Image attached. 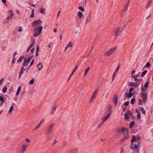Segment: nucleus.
<instances>
[{
  "mask_svg": "<svg viewBox=\"0 0 153 153\" xmlns=\"http://www.w3.org/2000/svg\"><path fill=\"white\" fill-rule=\"evenodd\" d=\"M140 137H138L136 138L135 136L133 135L131 140V145L130 146L131 149L133 150L132 153H140Z\"/></svg>",
  "mask_w": 153,
  "mask_h": 153,
  "instance_id": "nucleus-1",
  "label": "nucleus"
},
{
  "mask_svg": "<svg viewBox=\"0 0 153 153\" xmlns=\"http://www.w3.org/2000/svg\"><path fill=\"white\" fill-rule=\"evenodd\" d=\"M42 23V21L40 19L35 20L32 23L33 26L37 25V27L35 28L34 30V36L35 37H37L42 32L43 28L42 26L40 25Z\"/></svg>",
  "mask_w": 153,
  "mask_h": 153,
  "instance_id": "nucleus-2",
  "label": "nucleus"
},
{
  "mask_svg": "<svg viewBox=\"0 0 153 153\" xmlns=\"http://www.w3.org/2000/svg\"><path fill=\"white\" fill-rule=\"evenodd\" d=\"M8 16L4 20L3 22L4 24H5L9 21H11L13 19V14L11 10H9L8 12Z\"/></svg>",
  "mask_w": 153,
  "mask_h": 153,
  "instance_id": "nucleus-3",
  "label": "nucleus"
},
{
  "mask_svg": "<svg viewBox=\"0 0 153 153\" xmlns=\"http://www.w3.org/2000/svg\"><path fill=\"white\" fill-rule=\"evenodd\" d=\"M117 48V46H116L112 48L109 51H107L105 52L104 55L105 56H108L114 52Z\"/></svg>",
  "mask_w": 153,
  "mask_h": 153,
  "instance_id": "nucleus-4",
  "label": "nucleus"
},
{
  "mask_svg": "<svg viewBox=\"0 0 153 153\" xmlns=\"http://www.w3.org/2000/svg\"><path fill=\"white\" fill-rule=\"evenodd\" d=\"M34 60L33 59L32 60L30 64L29 65V67H27V68H21V70L19 71V74H22L24 72V71H28L30 68L32 66V65L33 64L34 62Z\"/></svg>",
  "mask_w": 153,
  "mask_h": 153,
  "instance_id": "nucleus-5",
  "label": "nucleus"
},
{
  "mask_svg": "<svg viewBox=\"0 0 153 153\" xmlns=\"http://www.w3.org/2000/svg\"><path fill=\"white\" fill-rule=\"evenodd\" d=\"M121 33V31L120 28L119 27H116L114 30L113 31V36H114L115 38L116 39L117 36L120 35Z\"/></svg>",
  "mask_w": 153,
  "mask_h": 153,
  "instance_id": "nucleus-6",
  "label": "nucleus"
},
{
  "mask_svg": "<svg viewBox=\"0 0 153 153\" xmlns=\"http://www.w3.org/2000/svg\"><path fill=\"white\" fill-rule=\"evenodd\" d=\"M140 94L142 95L143 98V103L145 104L147 102L148 99V94L147 93L141 92Z\"/></svg>",
  "mask_w": 153,
  "mask_h": 153,
  "instance_id": "nucleus-7",
  "label": "nucleus"
},
{
  "mask_svg": "<svg viewBox=\"0 0 153 153\" xmlns=\"http://www.w3.org/2000/svg\"><path fill=\"white\" fill-rule=\"evenodd\" d=\"M123 135L125 138L128 139L129 138V131L128 129L126 128L125 130V131L123 132Z\"/></svg>",
  "mask_w": 153,
  "mask_h": 153,
  "instance_id": "nucleus-8",
  "label": "nucleus"
},
{
  "mask_svg": "<svg viewBox=\"0 0 153 153\" xmlns=\"http://www.w3.org/2000/svg\"><path fill=\"white\" fill-rule=\"evenodd\" d=\"M27 148V146L26 144H24L22 146V149L19 150L18 153H24L26 151Z\"/></svg>",
  "mask_w": 153,
  "mask_h": 153,
  "instance_id": "nucleus-9",
  "label": "nucleus"
},
{
  "mask_svg": "<svg viewBox=\"0 0 153 153\" xmlns=\"http://www.w3.org/2000/svg\"><path fill=\"white\" fill-rule=\"evenodd\" d=\"M118 98V95L116 94L114 96V98L112 100L114 104L115 105H117V103Z\"/></svg>",
  "mask_w": 153,
  "mask_h": 153,
  "instance_id": "nucleus-10",
  "label": "nucleus"
},
{
  "mask_svg": "<svg viewBox=\"0 0 153 153\" xmlns=\"http://www.w3.org/2000/svg\"><path fill=\"white\" fill-rule=\"evenodd\" d=\"M126 128L125 127H123L122 128H118L116 129V131L117 133L123 132L125 131V130Z\"/></svg>",
  "mask_w": 153,
  "mask_h": 153,
  "instance_id": "nucleus-11",
  "label": "nucleus"
},
{
  "mask_svg": "<svg viewBox=\"0 0 153 153\" xmlns=\"http://www.w3.org/2000/svg\"><path fill=\"white\" fill-rule=\"evenodd\" d=\"M128 85L130 86L134 87H135V88H137L139 86V84L137 83L130 82L129 83Z\"/></svg>",
  "mask_w": 153,
  "mask_h": 153,
  "instance_id": "nucleus-12",
  "label": "nucleus"
},
{
  "mask_svg": "<svg viewBox=\"0 0 153 153\" xmlns=\"http://www.w3.org/2000/svg\"><path fill=\"white\" fill-rule=\"evenodd\" d=\"M119 65H118L117 67V68L116 69L115 71L114 72L113 74V75L112 77V80L113 81L116 76V75L117 73V72H118V71L119 70Z\"/></svg>",
  "mask_w": 153,
  "mask_h": 153,
  "instance_id": "nucleus-13",
  "label": "nucleus"
},
{
  "mask_svg": "<svg viewBox=\"0 0 153 153\" xmlns=\"http://www.w3.org/2000/svg\"><path fill=\"white\" fill-rule=\"evenodd\" d=\"M54 126V123H51L47 128V130H48L49 131L51 132Z\"/></svg>",
  "mask_w": 153,
  "mask_h": 153,
  "instance_id": "nucleus-14",
  "label": "nucleus"
},
{
  "mask_svg": "<svg viewBox=\"0 0 153 153\" xmlns=\"http://www.w3.org/2000/svg\"><path fill=\"white\" fill-rule=\"evenodd\" d=\"M77 151L78 148H73L70 150L68 151V153H77Z\"/></svg>",
  "mask_w": 153,
  "mask_h": 153,
  "instance_id": "nucleus-15",
  "label": "nucleus"
},
{
  "mask_svg": "<svg viewBox=\"0 0 153 153\" xmlns=\"http://www.w3.org/2000/svg\"><path fill=\"white\" fill-rule=\"evenodd\" d=\"M111 114V113H109L107 115L104 116V117H103L102 118V122L104 123V122L108 119V118L110 116V115Z\"/></svg>",
  "mask_w": 153,
  "mask_h": 153,
  "instance_id": "nucleus-16",
  "label": "nucleus"
},
{
  "mask_svg": "<svg viewBox=\"0 0 153 153\" xmlns=\"http://www.w3.org/2000/svg\"><path fill=\"white\" fill-rule=\"evenodd\" d=\"M129 4H127L124 7V8L122 10V13L124 14V13L127 11V9H128V7L129 6Z\"/></svg>",
  "mask_w": 153,
  "mask_h": 153,
  "instance_id": "nucleus-17",
  "label": "nucleus"
},
{
  "mask_svg": "<svg viewBox=\"0 0 153 153\" xmlns=\"http://www.w3.org/2000/svg\"><path fill=\"white\" fill-rule=\"evenodd\" d=\"M153 0H148L147 1V4L146 6V8L147 9L148 8L151 4L152 3Z\"/></svg>",
  "mask_w": 153,
  "mask_h": 153,
  "instance_id": "nucleus-18",
  "label": "nucleus"
},
{
  "mask_svg": "<svg viewBox=\"0 0 153 153\" xmlns=\"http://www.w3.org/2000/svg\"><path fill=\"white\" fill-rule=\"evenodd\" d=\"M125 96L128 98H131L133 95V93L129 92L128 94L127 92H126L125 93Z\"/></svg>",
  "mask_w": 153,
  "mask_h": 153,
  "instance_id": "nucleus-19",
  "label": "nucleus"
},
{
  "mask_svg": "<svg viewBox=\"0 0 153 153\" xmlns=\"http://www.w3.org/2000/svg\"><path fill=\"white\" fill-rule=\"evenodd\" d=\"M42 64L41 63H39L37 65V68H38V69L40 71L41 69L43 68V66L42 65Z\"/></svg>",
  "mask_w": 153,
  "mask_h": 153,
  "instance_id": "nucleus-20",
  "label": "nucleus"
},
{
  "mask_svg": "<svg viewBox=\"0 0 153 153\" xmlns=\"http://www.w3.org/2000/svg\"><path fill=\"white\" fill-rule=\"evenodd\" d=\"M139 110L141 111L142 113L145 115L146 114V111L144 109V108L142 107H139Z\"/></svg>",
  "mask_w": 153,
  "mask_h": 153,
  "instance_id": "nucleus-21",
  "label": "nucleus"
},
{
  "mask_svg": "<svg viewBox=\"0 0 153 153\" xmlns=\"http://www.w3.org/2000/svg\"><path fill=\"white\" fill-rule=\"evenodd\" d=\"M57 108V106H53L52 107V108L51 109V113L52 114H53L54 113L55 111L56 110V109Z\"/></svg>",
  "mask_w": 153,
  "mask_h": 153,
  "instance_id": "nucleus-22",
  "label": "nucleus"
},
{
  "mask_svg": "<svg viewBox=\"0 0 153 153\" xmlns=\"http://www.w3.org/2000/svg\"><path fill=\"white\" fill-rule=\"evenodd\" d=\"M96 95H97L96 94H93L91 96V98L90 101V102L92 103L93 102V100H94V99L95 98Z\"/></svg>",
  "mask_w": 153,
  "mask_h": 153,
  "instance_id": "nucleus-23",
  "label": "nucleus"
},
{
  "mask_svg": "<svg viewBox=\"0 0 153 153\" xmlns=\"http://www.w3.org/2000/svg\"><path fill=\"white\" fill-rule=\"evenodd\" d=\"M39 11L40 13L42 14H45V11L43 7H41L39 9Z\"/></svg>",
  "mask_w": 153,
  "mask_h": 153,
  "instance_id": "nucleus-24",
  "label": "nucleus"
},
{
  "mask_svg": "<svg viewBox=\"0 0 153 153\" xmlns=\"http://www.w3.org/2000/svg\"><path fill=\"white\" fill-rule=\"evenodd\" d=\"M78 67V65H76L75 68L74 69L72 73H71V74L70 75V77H71L72 76V75L76 71V69H77Z\"/></svg>",
  "mask_w": 153,
  "mask_h": 153,
  "instance_id": "nucleus-25",
  "label": "nucleus"
},
{
  "mask_svg": "<svg viewBox=\"0 0 153 153\" xmlns=\"http://www.w3.org/2000/svg\"><path fill=\"white\" fill-rule=\"evenodd\" d=\"M91 19V15L90 14H89L87 16L86 19V20L85 22L86 23H88L89 22Z\"/></svg>",
  "mask_w": 153,
  "mask_h": 153,
  "instance_id": "nucleus-26",
  "label": "nucleus"
},
{
  "mask_svg": "<svg viewBox=\"0 0 153 153\" xmlns=\"http://www.w3.org/2000/svg\"><path fill=\"white\" fill-rule=\"evenodd\" d=\"M78 15L80 18H81L83 16V13L80 11H79L78 13Z\"/></svg>",
  "mask_w": 153,
  "mask_h": 153,
  "instance_id": "nucleus-27",
  "label": "nucleus"
},
{
  "mask_svg": "<svg viewBox=\"0 0 153 153\" xmlns=\"http://www.w3.org/2000/svg\"><path fill=\"white\" fill-rule=\"evenodd\" d=\"M134 122L133 121L130 123L129 124V127L130 128H131L133 127L134 125Z\"/></svg>",
  "mask_w": 153,
  "mask_h": 153,
  "instance_id": "nucleus-28",
  "label": "nucleus"
},
{
  "mask_svg": "<svg viewBox=\"0 0 153 153\" xmlns=\"http://www.w3.org/2000/svg\"><path fill=\"white\" fill-rule=\"evenodd\" d=\"M20 90H21V87L20 86L19 87V88L17 89V92L16 93V96H17L19 95V94L20 92Z\"/></svg>",
  "mask_w": 153,
  "mask_h": 153,
  "instance_id": "nucleus-29",
  "label": "nucleus"
},
{
  "mask_svg": "<svg viewBox=\"0 0 153 153\" xmlns=\"http://www.w3.org/2000/svg\"><path fill=\"white\" fill-rule=\"evenodd\" d=\"M141 92H143V93H146V92L147 91L145 89H143V85H141Z\"/></svg>",
  "mask_w": 153,
  "mask_h": 153,
  "instance_id": "nucleus-30",
  "label": "nucleus"
},
{
  "mask_svg": "<svg viewBox=\"0 0 153 153\" xmlns=\"http://www.w3.org/2000/svg\"><path fill=\"white\" fill-rule=\"evenodd\" d=\"M7 88L6 86H4L3 89L2 90V92L3 93H6Z\"/></svg>",
  "mask_w": 153,
  "mask_h": 153,
  "instance_id": "nucleus-31",
  "label": "nucleus"
},
{
  "mask_svg": "<svg viewBox=\"0 0 153 153\" xmlns=\"http://www.w3.org/2000/svg\"><path fill=\"white\" fill-rule=\"evenodd\" d=\"M99 90V88H98L97 87L94 90L93 94L97 95V93L98 92Z\"/></svg>",
  "mask_w": 153,
  "mask_h": 153,
  "instance_id": "nucleus-32",
  "label": "nucleus"
},
{
  "mask_svg": "<svg viewBox=\"0 0 153 153\" xmlns=\"http://www.w3.org/2000/svg\"><path fill=\"white\" fill-rule=\"evenodd\" d=\"M90 67H88L85 70V71L84 74V76H85V75L88 72V71L90 70Z\"/></svg>",
  "mask_w": 153,
  "mask_h": 153,
  "instance_id": "nucleus-33",
  "label": "nucleus"
},
{
  "mask_svg": "<svg viewBox=\"0 0 153 153\" xmlns=\"http://www.w3.org/2000/svg\"><path fill=\"white\" fill-rule=\"evenodd\" d=\"M24 58V57L23 56H21L17 60V62H19L22 61V60Z\"/></svg>",
  "mask_w": 153,
  "mask_h": 153,
  "instance_id": "nucleus-34",
  "label": "nucleus"
},
{
  "mask_svg": "<svg viewBox=\"0 0 153 153\" xmlns=\"http://www.w3.org/2000/svg\"><path fill=\"white\" fill-rule=\"evenodd\" d=\"M125 119L126 120H127L129 119L128 113H126L124 114Z\"/></svg>",
  "mask_w": 153,
  "mask_h": 153,
  "instance_id": "nucleus-35",
  "label": "nucleus"
},
{
  "mask_svg": "<svg viewBox=\"0 0 153 153\" xmlns=\"http://www.w3.org/2000/svg\"><path fill=\"white\" fill-rule=\"evenodd\" d=\"M147 70H145L141 74V77H143L145 74L147 73Z\"/></svg>",
  "mask_w": 153,
  "mask_h": 153,
  "instance_id": "nucleus-36",
  "label": "nucleus"
},
{
  "mask_svg": "<svg viewBox=\"0 0 153 153\" xmlns=\"http://www.w3.org/2000/svg\"><path fill=\"white\" fill-rule=\"evenodd\" d=\"M68 48L72 47V43L71 42H70L69 43L66 45Z\"/></svg>",
  "mask_w": 153,
  "mask_h": 153,
  "instance_id": "nucleus-37",
  "label": "nucleus"
},
{
  "mask_svg": "<svg viewBox=\"0 0 153 153\" xmlns=\"http://www.w3.org/2000/svg\"><path fill=\"white\" fill-rule=\"evenodd\" d=\"M131 77L132 78H134V81L135 82H138V79L137 78L135 77L134 75H132V76Z\"/></svg>",
  "mask_w": 153,
  "mask_h": 153,
  "instance_id": "nucleus-38",
  "label": "nucleus"
},
{
  "mask_svg": "<svg viewBox=\"0 0 153 153\" xmlns=\"http://www.w3.org/2000/svg\"><path fill=\"white\" fill-rule=\"evenodd\" d=\"M135 101V99L134 98H133L131 99V104L133 105Z\"/></svg>",
  "mask_w": 153,
  "mask_h": 153,
  "instance_id": "nucleus-39",
  "label": "nucleus"
},
{
  "mask_svg": "<svg viewBox=\"0 0 153 153\" xmlns=\"http://www.w3.org/2000/svg\"><path fill=\"white\" fill-rule=\"evenodd\" d=\"M13 107L12 106H11L9 109V111H8V113H10L13 110Z\"/></svg>",
  "mask_w": 153,
  "mask_h": 153,
  "instance_id": "nucleus-40",
  "label": "nucleus"
},
{
  "mask_svg": "<svg viewBox=\"0 0 153 153\" xmlns=\"http://www.w3.org/2000/svg\"><path fill=\"white\" fill-rule=\"evenodd\" d=\"M127 113H128V114L131 116H133V114L131 112L130 110H127Z\"/></svg>",
  "mask_w": 153,
  "mask_h": 153,
  "instance_id": "nucleus-41",
  "label": "nucleus"
},
{
  "mask_svg": "<svg viewBox=\"0 0 153 153\" xmlns=\"http://www.w3.org/2000/svg\"><path fill=\"white\" fill-rule=\"evenodd\" d=\"M0 100L2 102L4 103V98L2 96H0Z\"/></svg>",
  "mask_w": 153,
  "mask_h": 153,
  "instance_id": "nucleus-42",
  "label": "nucleus"
},
{
  "mask_svg": "<svg viewBox=\"0 0 153 153\" xmlns=\"http://www.w3.org/2000/svg\"><path fill=\"white\" fill-rule=\"evenodd\" d=\"M28 64V63H27V62H26V60H24V62L23 64V68H24V67L27 65Z\"/></svg>",
  "mask_w": 153,
  "mask_h": 153,
  "instance_id": "nucleus-43",
  "label": "nucleus"
},
{
  "mask_svg": "<svg viewBox=\"0 0 153 153\" xmlns=\"http://www.w3.org/2000/svg\"><path fill=\"white\" fill-rule=\"evenodd\" d=\"M40 125L39 124H38L33 129V130H36L39 128L40 127Z\"/></svg>",
  "mask_w": 153,
  "mask_h": 153,
  "instance_id": "nucleus-44",
  "label": "nucleus"
},
{
  "mask_svg": "<svg viewBox=\"0 0 153 153\" xmlns=\"http://www.w3.org/2000/svg\"><path fill=\"white\" fill-rule=\"evenodd\" d=\"M149 83V81L147 82L145 84L144 87L145 88H147L148 87V84Z\"/></svg>",
  "mask_w": 153,
  "mask_h": 153,
  "instance_id": "nucleus-45",
  "label": "nucleus"
},
{
  "mask_svg": "<svg viewBox=\"0 0 153 153\" xmlns=\"http://www.w3.org/2000/svg\"><path fill=\"white\" fill-rule=\"evenodd\" d=\"M45 120V119H44L42 118L40 122H39V125H41L42 123H43L44 122Z\"/></svg>",
  "mask_w": 153,
  "mask_h": 153,
  "instance_id": "nucleus-46",
  "label": "nucleus"
},
{
  "mask_svg": "<svg viewBox=\"0 0 153 153\" xmlns=\"http://www.w3.org/2000/svg\"><path fill=\"white\" fill-rule=\"evenodd\" d=\"M103 123L102 122L99 123V124L97 126V128H100L103 125Z\"/></svg>",
  "mask_w": 153,
  "mask_h": 153,
  "instance_id": "nucleus-47",
  "label": "nucleus"
},
{
  "mask_svg": "<svg viewBox=\"0 0 153 153\" xmlns=\"http://www.w3.org/2000/svg\"><path fill=\"white\" fill-rule=\"evenodd\" d=\"M67 145V143L66 141H64L62 143V146L64 147Z\"/></svg>",
  "mask_w": 153,
  "mask_h": 153,
  "instance_id": "nucleus-48",
  "label": "nucleus"
},
{
  "mask_svg": "<svg viewBox=\"0 0 153 153\" xmlns=\"http://www.w3.org/2000/svg\"><path fill=\"white\" fill-rule=\"evenodd\" d=\"M141 118V114L140 113L137 114V118L138 119H140Z\"/></svg>",
  "mask_w": 153,
  "mask_h": 153,
  "instance_id": "nucleus-49",
  "label": "nucleus"
},
{
  "mask_svg": "<svg viewBox=\"0 0 153 153\" xmlns=\"http://www.w3.org/2000/svg\"><path fill=\"white\" fill-rule=\"evenodd\" d=\"M150 66V64L149 62H147L146 64V68H149Z\"/></svg>",
  "mask_w": 153,
  "mask_h": 153,
  "instance_id": "nucleus-50",
  "label": "nucleus"
},
{
  "mask_svg": "<svg viewBox=\"0 0 153 153\" xmlns=\"http://www.w3.org/2000/svg\"><path fill=\"white\" fill-rule=\"evenodd\" d=\"M78 8L79 10H81L82 12H83L84 11V9L82 6L79 7Z\"/></svg>",
  "mask_w": 153,
  "mask_h": 153,
  "instance_id": "nucleus-51",
  "label": "nucleus"
},
{
  "mask_svg": "<svg viewBox=\"0 0 153 153\" xmlns=\"http://www.w3.org/2000/svg\"><path fill=\"white\" fill-rule=\"evenodd\" d=\"M129 101H126V102H125V103L124 104V105L125 106H128L129 104Z\"/></svg>",
  "mask_w": 153,
  "mask_h": 153,
  "instance_id": "nucleus-52",
  "label": "nucleus"
},
{
  "mask_svg": "<svg viewBox=\"0 0 153 153\" xmlns=\"http://www.w3.org/2000/svg\"><path fill=\"white\" fill-rule=\"evenodd\" d=\"M108 107L109 108L108 109V111H111L112 109V106L110 104H109Z\"/></svg>",
  "mask_w": 153,
  "mask_h": 153,
  "instance_id": "nucleus-53",
  "label": "nucleus"
},
{
  "mask_svg": "<svg viewBox=\"0 0 153 153\" xmlns=\"http://www.w3.org/2000/svg\"><path fill=\"white\" fill-rule=\"evenodd\" d=\"M13 91V88L11 86L9 89V91L10 92V94L12 91Z\"/></svg>",
  "mask_w": 153,
  "mask_h": 153,
  "instance_id": "nucleus-54",
  "label": "nucleus"
},
{
  "mask_svg": "<svg viewBox=\"0 0 153 153\" xmlns=\"http://www.w3.org/2000/svg\"><path fill=\"white\" fill-rule=\"evenodd\" d=\"M34 80L33 79H32L29 82V84L30 85H32L34 82Z\"/></svg>",
  "mask_w": 153,
  "mask_h": 153,
  "instance_id": "nucleus-55",
  "label": "nucleus"
},
{
  "mask_svg": "<svg viewBox=\"0 0 153 153\" xmlns=\"http://www.w3.org/2000/svg\"><path fill=\"white\" fill-rule=\"evenodd\" d=\"M142 102H143L142 100L141 99H139V105H141L142 104Z\"/></svg>",
  "mask_w": 153,
  "mask_h": 153,
  "instance_id": "nucleus-56",
  "label": "nucleus"
},
{
  "mask_svg": "<svg viewBox=\"0 0 153 153\" xmlns=\"http://www.w3.org/2000/svg\"><path fill=\"white\" fill-rule=\"evenodd\" d=\"M5 77L4 76V78L3 79H1L0 80V85L2 84V82L3 81H4V79H5Z\"/></svg>",
  "mask_w": 153,
  "mask_h": 153,
  "instance_id": "nucleus-57",
  "label": "nucleus"
},
{
  "mask_svg": "<svg viewBox=\"0 0 153 153\" xmlns=\"http://www.w3.org/2000/svg\"><path fill=\"white\" fill-rule=\"evenodd\" d=\"M51 132L48 131V130H46V132L45 133V134L46 135H49L51 133Z\"/></svg>",
  "mask_w": 153,
  "mask_h": 153,
  "instance_id": "nucleus-58",
  "label": "nucleus"
},
{
  "mask_svg": "<svg viewBox=\"0 0 153 153\" xmlns=\"http://www.w3.org/2000/svg\"><path fill=\"white\" fill-rule=\"evenodd\" d=\"M134 88L133 87H131L129 89V92L132 93L131 92L134 90Z\"/></svg>",
  "mask_w": 153,
  "mask_h": 153,
  "instance_id": "nucleus-59",
  "label": "nucleus"
},
{
  "mask_svg": "<svg viewBox=\"0 0 153 153\" xmlns=\"http://www.w3.org/2000/svg\"><path fill=\"white\" fill-rule=\"evenodd\" d=\"M39 46L38 45H37L36 46V51L39 52Z\"/></svg>",
  "mask_w": 153,
  "mask_h": 153,
  "instance_id": "nucleus-60",
  "label": "nucleus"
},
{
  "mask_svg": "<svg viewBox=\"0 0 153 153\" xmlns=\"http://www.w3.org/2000/svg\"><path fill=\"white\" fill-rule=\"evenodd\" d=\"M133 20V18H130L128 20L127 22L129 23L131 22Z\"/></svg>",
  "mask_w": 153,
  "mask_h": 153,
  "instance_id": "nucleus-61",
  "label": "nucleus"
},
{
  "mask_svg": "<svg viewBox=\"0 0 153 153\" xmlns=\"http://www.w3.org/2000/svg\"><path fill=\"white\" fill-rule=\"evenodd\" d=\"M52 44H53V43L51 42H50L49 43H48V48H50L51 47V46L52 45Z\"/></svg>",
  "mask_w": 153,
  "mask_h": 153,
  "instance_id": "nucleus-62",
  "label": "nucleus"
},
{
  "mask_svg": "<svg viewBox=\"0 0 153 153\" xmlns=\"http://www.w3.org/2000/svg\"><path fill=\"white\" fill-rule=\"evenodd\" d=\"M35 50V47L33 48L30 50V52L32 53L34 52Z\"/></svg>",
  "mask_w": 153,
  "mask_h": 153,
  "instance_id": "nucleus-63",
  "label": "nucleus"
},
{
  "mask_svg": "<svg viewBox=\"0 0 153 153\" xmlns=\"http://www.w3.org/2000/svg\"><path fill=\"white\" fill-rule=\"evenodd\" d=\"M22 27H20L19 28L18 31L19 32H21L22 31Z\"/></svg>",
  "mask_w": 153,
  "mask_h": 153,
  "instance_id": "nucleus-64",
  "label": "nucleus"
}]
</instances>
